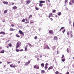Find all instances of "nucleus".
I'll return each instance as SVG.
<instances>
[{
  "label": "nucleus",
  "mask_w": 74,
  "mask_h": 74,
  "mask_svg": "<svg viewBox=\"0 0 74 74\" xmlns=\"http://www.w3.org/2000/svg\"><path fill=\"white\" fill-rule=\"evenodd\" d=\"M49 15L50 16H52V13H50Z\"/></svg>",
  "instance_id": "obj_43"
},
{
  "label": "nucleus",
  "mask_w": 74,
  "mask_h": 74,
  "mask_svg": "<svg viewBox=\"0 0 74 74\" xmlns=\"http://www.w3.org/2000/svg\"><path fill=\"white\" fill-rule=\"evenodd\" d=\"M56 74H58L59 73V72L58 71H56Z\"/></svg>",
  "instance_id": "obj_46"
},
{
  "label": "nucleus",
  "mask_w": 74,
  "mask_h": 74,
  "mask_svg": "<svg viewBox=\"0 0 74 74\" xmlns=\"http://www.w3.org/2000/svg\"><path fill=\"white\" fill-rule=\"evenodd\" d=\"M12 64L10 65V67H14V68H15V65L12 66Z\"/></svg>",
  "instance_id": "obj_10"
},
{
  "label": "nucleus",
  "mask_w": 74,
  "mask_h": 74,
  "mask_svg": "<svg viewBox=\"0 0 74 74\" xmlns=\"http://www.w3.org/2000/svg\"><path fill=\"white\" fill-rule=\"evenodd\" d=\"M64 56L63 55H62V58H64Z\"/></svg>",
  "instance_id": "obj_42"
},
{
  "label": "nucleus",
  "mask_w": 74,
  "mask_h": 74,
  "mask_svg": "<svg viewBox=\"0 0 74 74\" xmlns=\"http://www.w3.org/2000/svg\"><path fill=\"white\" fill-rule=\"evenodd\" d=\"M46 48L47 49H50V48H49V46H48V45H47Z\"/></svg>",
  "instance_id": "obj_14"
},
{
  "label": "nucleus",
  "mask_w": 74,
  "mask_h": 74,
  "mask_svg": "<svg viewBox=\"0 0 74 74\" xmlns=\"http://www.w3.org/2000/svg\"><path fill=\"white\" fill-rule=\"evenodd\" d=\"M65 74H69V72H67Z\"/></svg>",
  "instance_id": "obj_48"
},
{
  "label": "nucleus",
  "mask_w": 74,
  "mask_h": 74,
  "mask_svg": "<svg viewBox=\"0 0 74 74\" xmlns=\"http://www.w3.org/2000/svg\"><path fill=\"white\" fill-rule=\"evenodd\" d=\"M8 45L10 47H11L12 46V44H11V43H10L8 44Z\"/></svg>",
  "instance_id": "obj_21"
},
{
  "label": "nucleus",
  "mask_w": 74,
  "mask_h": 74,
  "mask_svg": "<svg viewBox=\"0 0 74 74\" xmlns=\"http://www.w3.org/2000/svg\"><path fill=\"white\" fill-rule=\"evenodd\" d=\"M25 19L26 20V21H28V20L26 18H25Z\"/></svg>",
  "instance_id": "obj_59"
},
{
  "label": "nucleus",
  "mask_w": 74,
  "mask_h": 74,
  "mask_svg": "<svg viewBox=\"0 0 74 74\" xmlns=\"http://www.w3.org/2000/svg\"><path fill=\"white\" fill-rule=\"evenodd\" d=\"M39 2L40 4H41V3H45V1H39Z\"/></svg>",
  "instance_id": "obj_7"
},
{
  "label": "nucleus",
  "mask_w": 74,
  "mask_h": 74,
  "mask_svg": "<svg viewBox=\"0 0 74 74\" xmlns=\"http://www.w3.org/2000/svg\"><path fill=\"white\" fill-rule=\"evenodd\" d=\"M12 27H14V25L13 24H12Z\"/></svg>",
  "instance_id": "obj_52"
},
{
  "label": "nucleus",
  "mask_w": 74,
  "mask_h": 74,
  "mask_svg": "<svg viewBox=\"0 0 74 74\" xmlns=\"http://www.w3.org/2000/svg\"><path fill=\"white\" fill-rule=\"evenodd\" d=\"M48 65V63H47L46 64V66H47V65Z\"/></svg>",
  "instance_id": "obj_55"
},
{
  "label": "nucleus",
  "mask_w": 74,
  "mask_h": 74,
  "mask_svg": "<svg viewBox=\"0 0 74 74\" xmlns=\"http://www.w3.org/2000/svg\"><path fill=\"white\" fill-rule=\"evenodd\" d=\"M71 23V21H69V23Z\"/></svg>",
  "instance_id": "obj_62"
},
{
  "label": "nucleus",
  "mask_w": 74,
  "mask_h": 74,
  "mask_svg": "<svg viewBox=\"0 0 74 74\" xmlns=\"http://www.w3.org/2000/svg\"><path fill=\"white\" fill-rule=\"evenodd\" d=\"M49 32L50 34H52L53 33V31L52 30H50L49 31Z\"/></svg>",
  "instance_id": "obj_4"
},
{
  "label": "nucleus",
  "mask_w": 74,
  "mask_h": 74,
  "mask_svg": "<svg viewBox=\"0 0 74 74\" xmlns=\"http://www.w3.org/2000/svg\"><path fill=\"white\" fill-rule=\"evenodd\" d=\"M30 23L31 24L32 23H34V22H31V21H30Z\"/></svg>",
  "instance_id": "obj_39"
},
{
  "label": "nucleus",
  "mask_w": 74,
  "mask_h": 74,
  "mask_svg": "<svg viewBox=\"0 0 74 74\" xmlns=\"http://www.w3.org/2000/svg\"><path fill=\"white\" fill-rule=\"evenodd\" d=\"M20 51H23V49H21V50Z\"/></svg>",
  "instance_id": "obj_56"
},
{
  "label": "nucleus",
  "mask_w": 74,
  "mask_h": 74,
  "mask_svg": "<svg viewBox=\"0 0 74 74\" xmlns=\"http://www.w3.org/2000/svg\"><path fill=\"white\" fill-rule=\"evenodd\" d=\"M53 68V66H51L48 69V70H51V69H52Z\"/></svg>",
  "instance_id": "obj_9"
},
{
  "label": "nucleus",
  "mask_w": 74,
  "mask_h": 74,
  "mask_svg": "<svg viewBox=\"0 0 74 74\" xmlns=\"http://www.w3.org/2000/svg\"><path fill=\"white\" fill-rule=\"evenodd\" d=\"M58 16H60V15L62 14V13H61V12H59L58 13Z\"/></svg>",
  "instance_id": "obj_12"
},
{
  "label": "nucleus",
  "mask_w": 74,
  "mask_h": 74,
  "mask_svg": "<svg viewBox=\"0 0 74 74\" xmlns=\"http://www.w3.org/2000/svg\"><path fill=\"white\" fill-rule=\"evenodd\" d=\"M39 5L40 7H42V5H43V4H42L41 3H40V4H39Z\"/></svg>",
  "instance_id": "obj_18"
},
{
  "label": "nucleus",
  "mask_w": 74,
  "mask_h": 74,
  "mask_svg": "<svg viewBox=\"0 0 74 74\" xmlns=\"http://www.w3.org/2000/svg\"><path fill=\"white\" fill-rule=\"evenodd\" d=\"M31 0H27L26 1V4H27L28 5V4H29L30 3H31Z\"/></svg>",
  "instance_id": "obj_1"
},
{
  "label": "nucleus",
  "mask_w": 74,
  "mask_h": 74,
  "mask_svg": "<svg viewBox=\"0 0 74 74\" xmlns=\"http://www.w3.org/2000/svg\"><path fill=\"white\" fill-rule=\"evenodd\" d=\"M32 15H30L29 16V19H30V18H32Z\"/></svg>",
  "instance_id": "obj_23"
},
{
  "label": "nucleus",
  "mask_w": 74,
  "mask_h": 74,
  "mask_svg": "<svg viewBox=\"0 0 74 74\" xmlns=\"http://www.w3.org/2000/svg\"><path fill=\"white\" fill-rule=\"evenodd\" d=\"M3 4H8V2L4 1L3 2Z\"/></svg>",
  "instance_id": "obj_5"
},
{
  "label": "nucleus",
  "mask_w": 74,
  "mask_h": 74,
  "mask_svg": "<svg viewBox=\"0 0 74 74\" xmlns=\"http://www.w3.org/2000/svg\"><path fill=\"white\" fill-rule=\"evenodd\" d=\"M45 70H47V66H45Z\"/></svg>",
  "instance_id": "obj_32"
},
{
  "label": "nucleus",
  "mask_w": 74,
  "mask_h": 74,
  "mask_svg": "<svg viewBox=\"0 0 74 74\" xmlns=\"http://www.w3.org/2000/svg\"><path fill=\"white\" fill-rule=\"evenodd\" d=\"M41 30V28H39V32H40V30Z\"/></svg>",
  "instance_id": "obj_45"
},
{
  "label": "nucleus",
  "mask_w": 74,
  "mask_h": 74,
  "mask_svg": "<svg viewBox=\"0 0 74 74\" xmlns=\"http://www.w3.org/2000/svg\"><path fill=\"white\" fill-rule=\"evenodd\" d=\"M39 66H37L36 69H39Z\"/></svg>",
  "instance_id": "obj_36"
},
{
  "label": "nucleus",
  "mask_w": 74,
  "mask_h": 74,
  "mask_svg": "<svg viewBox=\"0 0 74 74\" xmlns=\"http://www.w3.org/2000/svg\"><path fill=\"white\" fill-rule=\"evenodd\" d=\"M67 34L68 36H69V32H67Z\"/></svg>",
  "instance_id": "obj_53"
},
{
  "label": "nucleus",
  "mask_w": 74,
  "mask_h": 74,
  "mask_svg": "<svg viewBox=\"0 0 74 74\" xmlns=\"http://www.w3.org/2000/svg\"><path fill=\"white\" fill-rule=\"evenodd\" d=\"M22 21L23 22H24L25 21V19H23L22 20Z\"/></svg>",
  "instance_id": "obj_33"
},
{
  "label": "nucleus",
  "mask_w": 74,
  "mask_h": 74,
  "mask_svg": "<svg viewBox=\"0 0 74 74\" xmlns=\"http://www.w3.org/2000/svg\"><path fill=\"white\" fill-rule=\"evenodd\" d=\"M7 12H8V10H6L5 11H4V13H7Z\"/></svg>",
  "instance_id": "obj_16"
},
{
  "label": "nucleus",
  "mask_w": 74,
  "mask_h": 74,
  "mask_svg": "<svg viewBox=\"0 0 74 74\" xmlns=\"http://www.w3.org/2000/svg\"><path fill=\"white\" fill-rule=\"evenodd\" d=\"M20 45L19 43V42H18L17 43L16 45H19V46Z\"/></svg>",
  "instance_id": "obj_26"
},
{
  "label": "nucleus",
  "mask_w": 74,
  "mask_h": 74,
  "mask_svg": "<svg viewBox=\"0 0 74 74\" xmlns=\"http://www.w3.org/2000/svg\"><path fill=\"white\" fill-rule=\"evenodd\" d=\"M0 34H5V33L3 32H0Z\"/></svg>",
  "instance_id": "obj_13"
},
{
  "label": "nucleus",
  "mask_w": 74,
  "mask_h": 74,
  "mask_svg": "<svg viewBox=\"0 0 74 74\" xmlns=\"http://www.w3.org/2000/svg\"><path fill=\"white\" fill-rule=\"evenodd\" d=\"M66 9L67 10H68V8H67V7H66Z\"/></svg>",
  "instance_id": "obj_60"
},
{
  "label": "nucleus",
  "mask_w": 74,
  "mask_h": 74,
  "mask_svg": "<svg viewBox=\"0 0 74 74\" xmlns=\"http://www.w3.org/2000/svg\"><path fill=\"white\" fill-rule=\"evenodd\" d=\"M20 62H20V61H19L18 62V64H19V63H20Z\"/></svg>",
  "instance_id": "obj_63"
},
{
  "label": "nucleus",
  "mask_w": 74,
  "mask_h": 74,
  "mask_svg": "<svg viewBox=\"0 0 74 74\" xmlns=\"http://www.w3.org/2000/svg\"><path fill=\"white\" fill-rule=\"evenodd\" d=\"M70 33L71 34V33H72V31H70Z\"/></svg>",
  "instance_id": "obj_61"
},
{
  "label": "nucleus",
  "mask_w": 74,
  "mask_h": 74,
  "mask_svg": "<svg viewBox=\"0 0 74 74\" xmlns=\"http://www.w3.org/2000/svg\"><path fill=\"white\" fill-rule=\"evenodd\" d=\"M41 71L42 73H44V72H45V71L44 70H42Z\"/></svg>",
  "instance_id": "obj_38"
},
{
  "label": "nucleus",
  "mask_w": 74,
  "mask_h": 74,
  "mask_svg": "<svg viewBox=\"0 0 74 74\" xmlns=\"http://www.w3.org/2000/svg\"><path fill=\"white\" fill-rule=\"evenodd\" d=\"M25 51H27V47H25Z\"/></svg>",
  "instance_id": "obj_31"
},
{
  "label": "nucleus",
  "mask_w": 74,
  "mask_h": 74,
  "mask_svg": "<svg viewBox=\"0 0 74 74\" xmlns=\"http://www.w3.org/2000/svg\"><path fill=\"white\" fill-rule=\"evenodd\" d=\"M16 36L17 37H18V38H19L20 37V36L16 34Z\"/></svg>",
  "instance_id": "obj_27"
},
{
  "label": "nucleus",
  "mask_w": 74,
  "mask_h": 74,
  "mask_svg": "<svg viewBox=\"0 0 74 74\" xmlns=\"http://www.w3.org/2000/svg\"><path fill=\"white\" fill-rule=\"evenodd\" d=\"M50 19H51V21H52L53 20V19H52V18H50Z\"/></svg>",
  "instance_id": "obj_51"
},
{
  "label": "nucleus",
  "mask_w": 74,
  "mask_h": 74,
  "mask_svg": "<svg viewBox=\"0 0 74 74\" xmlns=\"http://www.w3.org/2000/svg\"><path fill=\"white\" fill-rule=\"evenodd\" d=\"M19 46L18 45H16V48H19Z\"/></svg>",
  "instance_id": "obj_29"
},
{
  "label": "nucleus",
  "mask_w": 74,
  "mask_h": 74,
  "mask_svg": "<svg viewBox=\"0 0 74 74\" xmlns=\"http://www.w3.org/2000/svg\"><path fill=\"white\" fill-rule=\"evenodd\" d=\"M67 0L65 1L64 2H65V4H66V3H67Z\"/></svg>",
  "instance_id": "obj_35"
},
{
  "label": "nucleus",
  "mask_w": 74,
  "mask_h": 74,
  "mask_svg": "<svg viewBox=\"0 0 74 74\" xmlns=\"http://www.w3.org/2000/svg\"><path fill=\"white\" fill-rule=\"evenodd\" d=\"M56 12V10H54L53 11V13H54V12Z\"/></svg>",
  "instance_id": "obj_40"
},
{
  "label": "nucleus",
  "mask_w": 74,
  "mask_h": 74,
  "mask_svg": "<svg viewBox=\"0 0 74 74\" xmlns=\"http://www.w3.org/2000/svg\"><path fill=\"white\" fill-rule=\"evenodd\" d=\"M64 27H63L61 28V29H64Z\"/></svg>",
  "instance_id": "obj_44"
},
{
  "label": "nucleus",
  "mask_w": 74,
  "mask_h": 74,
  "mask_svg": "<svg viewBox=\"0 0 74 74\" xmlns=\"http://www.w3.org/2000/svg\"><path fill=\"white\" fill-rule=\"evenodd\" d=\"M67 52L69 53V50H68V48L67 49Z\"/></svg>",
  "instance_id": "obj_54"
},
{
  "label": "nucleus",
  "mask_w": 74,
  "mask_h": 74,
  "mask_svg": "<svg viewBox=\"0 0 74 74\" xmlns=\"http://www.w3.org/2000/svg\"><path fill=\"white\" fill-rule=\"evenodd\" d=\"M65 31H66V29H64V30L62 31V33H64L65 32Z\"/></svg>",
  "instance_id": "obj_37"
},
{
  "label": "nucleus",
  "mask_w": 74,
  "mask_h": 74,
  "mask_svg": "<svg viewBox=\"0 0 74 74\" xmlns=\"http://www.w3.org/2000/svg\"><path fill=\"white\" fill-rule=\"evenodd\" d=\"M42 55H40V58H42Z\"/></svg>",
  "instance_id": "obj_50"
},
{
  "label": "nucleus",
  "mask_w": 74,
  "mask_h": 74,
  "mask_svg": "<svg viewBox=\"0 0 74 74\" xmlns=\"http://www.w3.org/2000/svg\"><path fill=\"white\" fill-rule=\"evenodd\" d=\"M71 2H70L69 3V5H72V4L71 3Z\"/></svg>",
  "instance_id": "obj_41"
},
{
  "label": "nucleus",
  "mask_w": 74,
  "mask_h": 74,
  "mask_svg": "<svg viewBox=\"0 0 74 74\" xmlns=\"http://www.w3.org/2000/svg\"><path fill=\"white\" fill-rule=\"evenodd\" d=\"M56 47H55V46H54L53 47L52 49L53 50H55V49H56Z\"/></svg>",
  "instance_id": "obj_19"
},
{
  "label": "nucleus",
  "mask_w": 74,
  "mask_h": 74,
  "mask_svg": "<svg viewBox=\"0 0 74 74\" xmlns=\"http://www.w3.org/2000/svg\"><path fill=\"white\" fill-rule=\"evenodd\" d=\"M30 63V61H29L28 62H26L25 64V66H27V65H28L29 63Z\"/></svg>",
  "instance_id": "obj_3"
},
{
  "label": "nucleus",
  "mask_w": 74,
  "mask_h": 74,
  "mask_svg": "<svg viewBox=\"0 0 74 74\" xmlns=\"http://www.w3.org/2000/svg\"><path fill=\"white\" fill-rule=\"evenodd\" d=\"M17 7L16 6H15L14 7H13L12 8L13 9H14V10H15V9H16L17 8Z\"/></svg>",
  "instance_id": "obj_8"
},
{
  "label": "nucleus",
  "mask_w": 74,
  "mask_h": 74,
  "mask_svg": "<svg viewBox=\"0 0 74 74\" xmlns=\"http://www.w3.org/2000/svg\"><path fill=\"white\" fill-rule=\"evenodd\" d=\"M71 1L72 2L73 4H74V0H71L70 1V2H71Z\"/></svg>",
  "instance_id": "obj_24"
},
{
  "label": "nucleus",
  "mask_w": 74,
  "mask_h": 74,
  "mask_svg": "<svg viewBox=\"0 0 74 74\" xmlns=\"http://www.w3.org/2000/svg\"><path fill=\"white\" fill-rule=\"evenodd\" d=\"M0 53H4V50H3V51H1L0 52Z\"/></svg>",
  "instance_id": "obj_17"
},
{
  "label": "nucleus",
  "mask_w": 74,
  "mask_h": 74,
  "mask_svg": "<svg viewBox=\"0 0 74 74\" xmlns=\"http://www.w3.org/2000/svg\"><path fill=\"white\" fill-rule=\"evenodd\" d=\"M15 29H14V28H11L10 29V31H14Z\"/></svg>",
  "instance_id": "obj_6"
},
{
  "label": "nucleus",
  "mask_w": 74,
  "mask_h": 74,
  "mask_svg": "<svg viewBox=\"0 0 74 74\" xmlns=\"http://www.w3.org/2000/svg\"><path fill=\"white\" fill-rule=\"evenodd\" d=\"M62 61L63 62H64V61H65V59H62Z\"/></svg>",
  "instance_id": "obj_22"
},
{
  "label": "nucleus",
  "mask_w": 74,
  "mask_h": 74,
  "mask_svg": "<svg viewBox=\"0 0 74 74\" xmlns=\"http://www.w3.org/2000/svg\"><path fill=\"white\" fill-rule=\"evenodd\" d=\"M19 33H20V34H22L23 35V36H24V34H23V32H22V31L21 30H19Z\"/></svg>",
  "instance_id": "obj_2"
},
{
  "label": "nucleus",
  "mask_w": 74,
  "mask_h": 74,
  "mask_svg": "<svg viewBox=\"0 0 74 74\" xmlns=\"http://www.w3.org/2000/svg\"><path fill=\"white\" fill-rule=\"evenodd\" d=\"M3 49V48H2V47H0V50L1 49Z\"/></svg>",
  "instance_id": "obj_49"
},
{
  "label": "nucleus",
  "mask_w": 74,
  "mask_h": 74,
  "mask_svg": "<svg viewBox=\"0 0 74 74\" xmlns=\"http://www.w3.org/2000/svg\"><path fill=\"white\" fill-rule=\"evenodd\" d=\"M35 9L36 10H39V9L37 7H36Z\"/></svg>",
  "instance_id": "obj_30"
},
{
  "label": "nucleus",
  "mask_w": 74,
  "mask_h": 74,
  "mask_svg": "<svg viewBox=\"0 0 74 74\" xmlns=\"http://www.w3.org/2000/svg\"><path fill=\"white\" fill-rule=\"evenodd\" d=\"M12 5H14V3H12Z\"/></svg>",
  "instance_id": "obj_57"
},
{
  "label": "nucleus",
  "mask_w": 74,
  "mask_h": 74,
  "mask_svg": "<svg viewBox=\"0 0 74 74\" xmlns=\"http://www.w3.org/2000/svg\"><path fill=\"white\" fill-rule=\"evenodd\" d=\"M54 39L55 40H57L58 39V38L56 36L54 37Z\"/></svg>",
  "instance_id": "obj_15"
},
{
  "label": "nucleus",
  "mask_w": 74,
  "mask_h": 74,
  "mask_svg": "<svg viewBox=\"0 0 74 74\" xmlns=\"http://www.w3.org/2000/svg\"><path fill=\"white\" fill-rule=\"evenodd\" d=\"M7 63L8 64H10V63H11V62H7Z\"/></svg>",
  "instance_id": "obj_47"
},
{
  "label": "nucleus",
  "mask_w": 74,
  "mask_h": 74,
  "mask_svg": "<svg viewBox=\"0 0 74 74\" xmlns=\"http://www.w3.org/2000/svg\"><path fill=\"white\" fill-rule=\"evenodd\" d=\"M34 68H35V69H37V66L36 65H35L34 67Z\"/></svg>",
  "instance_id": "obj_25"
},
{
  "label": "nucleus",
  "mask_w": 74,
  "mask_h": 74,
  "mask_svg": "<svg viewBox=\"0 0 74 74\" xmlns=\"http://www.w3.org/2000/svg\"><path fill=\"white\" fill-rule=\"evenodd\" d=\"M16 52H19V50L18 49H16Z\"/></svg>",
  "instance_id": "obj_28"
},
{
  "label": "nucleus",
  "mask_w": 74,
  "mask_h": 74,
  "mask_svg": "<svg viewBox=\"0 0 74 74\" xmlns=\"http://www.w3.org/2000/svg\"><path fill=\"white\" fill-rule=\"evenodd\" d=\"M34 38V39H35V40H37V36H35Z\"/></svg>",
  "instance_id": "obj_34"
},
{
  "label": "nucleus",
  "mask_w": 74,
  "mask_h": 74,
  "mask_svg": "<svg viewBox=\"0 0 74 74\" xmlns=\"http://www.w3.org/2000/svg\"><path fill=\"white\" fill-rule=\"evenodd\" d=\"M6 47H7V48H9V46H6Z\"/></svg>",
  "instance_id": "obj_58"
},
{
  "label": "nucleus",
  "mask_w": 74,
  "mask_h": 74,
  "mask_svg": "<svg viewBox=\"0 0 74 74\" xmlns=\"http://www.w3.org/2000/svg\"><path fill=\"white\" fill-rule=\"evenodd\" d=\"M73 27H74V22H73Z\"/></svg>",
  "instance_id": "obj_64"
},
{
  "label": "nucleus",
  "mask_w": 74,
  "mask_h": 74,
  "mask_svg": "<svg viewBox=\"0 0 74 74\" xmlns=\"http://www.w3.org/2000/svg\"><path fill=\"white\" fill-rule=\"evenodd\" d=\"M27 44L29 45V47H32V45H31V44L29 43H28Z\"/></svg>",
  "instance_id": "obj_20"
},
{
  "label": "nucleus",
  "mask_w": 74,
  "mask_h": 74,
  "mask_svg": "<svg viewBox=\"0 0 74 74\" xmlns=\"http://www.w3.org/2000/svg\"><path fill=\"white\" fill-rule=\"evenodd\" d=\"M41 65L42 67H44V63H42L41 64Z\"/></svg>",
  "instance_id": "obj_11"
}]
</instances>
